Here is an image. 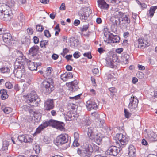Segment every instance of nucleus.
I'll list each match as a JSON object with an SVG mask.
<instances>
[{"instance_id": "obj_1", "label": "nucleus", "mask_w": 157, "mask_h": 157, "mask_svg": "<svg viewBox=\"0 0 157 157\" xmlns=\"http://www.w3.org/2000/svg\"><path fill=\"white\" fill-rule=\"evenodd\" d=\"M48 126H52L61 131H64L65 129L64 127V124L63 122L55 120H50L48 121L45 122L39 126L37 128L35 133L36 134L40 133L42 130Z\"/></svg>"}, {"instance_id": "obj_2", "label": "nucleus", "mask_w": 157, "mask_h": 157, "mask_svg": "<svg viewBox=\"0 0 157 157\" xmlns=\"http://www.w3.org/2000/svg\"><path fill=\"white\" fill-rule=\"evenodd\" d=\"M14 2L9 5L4 4L0 6V19L7 21H10L13 17V15L12 13L10 8L14 4Z\"/></svg>"}, {"instance_id": "obj_3", "label": "nucleus", "mask_w": 157, "mask_h": 157, "mask_svg": "<svg viewBox=\"0 0 157 157\" xmlns=\"http://www.w3.org/2000/svg\"><path fill=\"white\" fill-rule=\"evenodd\" d=\"M77 151L79 155L82 154L83 157H90L93 151V148L90 144L86 143L81 149L78 148Z\"/></svg>"}, {"instance_id": "obj_4", "label": "nucleus", "mask_w": 157, "mask_h": 157, "mask_svg": "<svg viewBox=\"0 0 157 157\" xmlns=\"http://www.w3.org/2000/svg\"><path fill=\"white\" fill-rule=\"evenodd\" d=\"M28 99L27 102L31 106H37L38 104V102L40 101L36 92L33 90L27 95Z\"/></svg>"}, {"instance_id": "obj_5", "label": "nucleus", "mask_w": 157, "mask_h": 157, "mask_svg": "<svg viewBox=\"0 0 157 157\" xmlns=\"http://www.w3.org/2000/svg\"><path fill=\"white\" fill-rule=\"evenodd\" d=\"M13 73L16 77L20 78L26 72L25 67L23 64L16 62L14 66Z\"/></svg>"}, {"instance_id": "obj_6", "label": "nucleus", "mask_w": 157, "mask_h": 157, "mask_svg": "<svg viewBox=\"0 0 157 157\" xmlns=\"http://www.w3.org/2000/svg\"><path fill=\"white\" fill-rule=\"evenodd\" d=\"M41 88L42 92L49 94L54 90L53 82L50 80H44L41 83Z\"/></svg>"}, {"instance_id": "obj_7", "label": "nucleus", "mask_w": 157, "mask_h": 157, "mask_svg": "<svg viewBox=\"0 0 157 157\" xmlns=\"http://www.w3.org/2000/svg\"><path fill=\"white\" fill-rule=\"evenodd\" d=\"M73 77V75L72 73L69 72V95H71V93L77 90L78 88V82L75 79H71Z\"/></svg>"}, {"instance_id": "obj_8", "label": "nucleus", "mask_w": 157, "mask_h": 157, "mask_svg": "<svg viewBox=\"0 0 157 157\" xmlns=\"http://www.w3.org/2000/svg\"><path fill=\"white\" fill-rule=\"evenodd\" d=\"M116 140H117V143L120 146L123 147L128 143L129 138L121 133H117L116 135Z\"/></svg>"}, {"instance_id": "obj_9", "label": "nucleus", "mask_w": 157, "mask_h": 157, "mask_svg": "<svg viewBox=\"0 0 157 157\" xmlns=\"http://www.w3.org/2000/svg\"><path fill=\"white\" fill-rule=\"evenodd\" d=\"M68 138L67 134H62L57 137L56 140H54V142L55 144L58 146L67 143Z\"/></svg>"}, {"instance_id": "obj_10", "label": "nucleus", "mask_w": 157, "mask_h": 157, "mask_svg": "<svg viewBox=\"0 0 157 157\" xmlns=\"http://www.w3.org/2000/svg\"><path fill=\"white\" fill-rule=\"evenodd\" d=\"M90 10L86 9H82L78 12L80 19L83 21L87 22L90 20L89 15L90 13L89 12Z\"/></svg>"}, {"instance_id": "obj_11", "label": "nucleus", "mask_w": 157, "mask_h": 157, "mask_svg": "<svg viewBox=\"0 0 157 157\" xmlns=\"http://www.w3.org/2000/svg\"><path fill=\"white\" fill-rule=\"evenodd\" d=\"M98 105V102L97 99H90L87 101L86 106L87 110L90 111L92 109H97Z\"/></svg>"}, {"instance_id": "obj_12", "label": "nucleus", "mask_w": 157, "mask_h": 157, "mask_svg": "<svg viewBox=\"0 0 157 157\" xmlns=\"http://www.w3.org/2000/svg\"><path fill=\"white\" fill-rule=\"evenodd\" d=\"M138 43L135 42L134 45L136 48L144 49L148 47V40L146 38H139Z\"/></svg>"}, {"instance_id": "obj_13", "label": "nucleus", "mask_w": 157, "mask_h": 157, "mask_svg": "<svg viewBox=\"0 0 157 157\" xmlns=\"http://www.w3.org/2000/svg\"><path fill=\"white\" fill-rule=\"evenodd\" d=\"M121 149L117 146H111L107 150V154L110 155L116 156L120 152Z\"/></svg>"}, {"instance_id": "obj_14", "label": "nucleus", "mask_w": 157, "mask_h": 157, "mask_svg": "<svg viewBox=\"0 0 157 157\" xmlns=\"http://www.w3.org/2000/svg\"><path fill=\"white\" fill-rule=\"evenodd\" d=\"M104 41L108 43H116L119 42L120 40V37L117 35H114L113 34L108 35V38L105 39L104 38Z\"/></svg>"}, {"instance_id": "obj_15", "label": "nucleus", "mask_w": 157, "mask_h": 157, "mask_svg": "<svg viewBox=\"0 0 157 157\" xmlns=\"http://www.w3.org/2000/svg\"><path fill=\"white\" fill-rule=\"evenodd\" d=\"M130 102L128 105L129 109H135L137 107L139 101L136 97L132 96L129 99Z\"/></svg>"}, {"instance_id": "obj_16", "label": "nucleus", "mask_w": 157, "mask_h": 157, "mask_svg": "<svg viewBox=\"0 0 157 157\" xmlns=\"http://www.w3.org/2000/svg\"><path fill=\"white\" fill-rule=\"evenodd\" d=\"M15 54L16 56L17 57L16 62H19V63L23 64L25 63L26 60L28 61V59L24 56L23 54L20 51H16L15 52Z\"/></svg>"}, {"instance_id": "obj_17", "label": "nucleus", "mask_w": 157, "mask_h": 157, "mask_svg": "<svg viewBox=\"0 0 157 157\" xmlns=\"http://www.w3.org/2000/svg\"><path fill=\"white\" fill-rule=\"evenodd\" d=\"M116 14L117 15H119L122 18L121 21L124 22V24L128 25L130 23L131 21L129 15H125L124 13L119 11H117Z\"/></svg>"}, {"instance_id": "obj_18", "label": "nucleus", "mask_w": 157, "mask_h": 157, "mask_svg": "<svg viewBox=\"0 0 157 157\" xmlns=\"http://www.w3.org/2000/svg\"><path fill=\"white\" fill-rule=\"evenodd\" d=\"M90 122V121H88L87 125L85 127V132H87L88 136L90 139L92 138V136L95 134L94 133V129L92 127L89 126Z\"/></svg>"}, {"instance_id": "obj_19", "label": "nucleus", "mask_w": 157, "mask_h": 157, "mask_svg": "<svg viewBox=\"0 0 157 157\" xmlns=\"http://www.w3.org/2000/svg\"><path fill=\"white\" fill-rule=\"evenodd\" d=\"M53 100L52 99H47L44 102V108L46 110H50L54 107Z\"/></svg>"}, {"instance_id": "obj_20", "label": "nucleus", "mask_w": 157, "mask_h": 157, "mask_svg": "<svg viewBox=\"0 0 157 157\" xmlns=\"http://www.w3.org/2000/svg\"><path fill=\"white\" fill-rule=\"evenodd\" d=\"M110 21L112 23V27H113L116 29L120 25L121 22L120 18L119 17L112 16L110 18Z\"/></svg>"}, {"instance_id": "obj_21", "label": "nucleus", "mask_w": 157, "mask_h": 157, "mask_svg": "<svg viewBox=\"0 0 157 157\" xmlns=\"http://www.w3.org/2000/svg\"><path fill=\"white\" fill-rule=\"evenodd\" d=\"M24 63H27L29 69L31 71L37 70V66H36V63L35 62H32L28 59V61L26 60Z\"/></svg>"}, {"instance_id": "obj_22", "label": "nucleus", "mask_w": 157, "mask_h": 157, "mask_svg": "<svg viewBox=\"0 0 157 157\" xmlns=\"http://www.w3.org/2000/svg\"><path fill=\"white\" fill-rule=\"evenodd\" d=\"M128 155L130 157H135L136 155V150L134 146L130 145L128 147Z\"/></svg>"}, {"instance_id": "obj_23", "label": "nucleus", "mask_w": 157, "mask_h": 157, "mask_svg": "<svg viewBox=\"0 0 157 157\" xmlns=\"http://www.w3.org/2000/svg\"><path fill=\"white\" fill-rule=\"evenodd\" d=\"M39 49V47L37 46H34L31 48L29 50V54L33 56H35Z\"/></svg>"}, {"instance_id": "obj_24", "label": "nucleus", "mask_w": 157, "mask_h": 157, "mask_svg": "<svg viewBox=\"0 0 157 157\" xmlns=\"http://www.w3.org/2000/svg\"><path fill=\"white\" fill-rule=\"evenodd\" d=\"M78 40L74 37L69 38L70 46L72 48L76 47L78 45Z\"/></svg>"}, {"instance_id": "obj_25", "label": "nucleus", "mask_w": 157, "mask_h": 157, "mask_svg": "<svg viewBox=\"0 0 157 157\" xmlns=\"http://www.w3.org/2000/svg\"><path fill=\"white\" fill-rule=\"evenodd\" d=\"M90 139L94 140L98 145L101 143L102 141V138L100 136L99 134H94L92 136V138H90Z\"/></svg>"}, {"instance_id": "obj_26", "label": "nucleus", "mask_w": 157, "mask_h": 157, "mask_svg": "<svg viewBox=\"0 0 157 157\" xmlns=\"http://www.w3.org/2000/svg\"><path fill=\"white\" fill-rule=\"evenodd\" d=\"M98 5L101 9H107L109 7L108 4H107L104 0L97 1Z\"/></svg>"}, {"instance_id": "obj_27", "label": "nucleus", "mask_w": 157, "mask_h": 157, "mask_svg": "<svg viewBox=\"0 0 157 157\" xmlns=\"http://www.w3.org/2000/svg\"><path fill=\"white\" fill-rule=\"evenodd\" d=\"M12 39V36L9 33H6L3 35V39L4 41L7 43L10 42Z\"/></svg>"}, {"instance_id": "obj_28", "label": "nucleus", "mask_w": 157, "mask_h": 157, "mask_svg": "<svg viewBox=\"0 0 157 157\" xmlns=\"http://www.w3.org/2000/svg\"><path fill=\"white\" fill-rule=\"evenodd\" d=\"M148 136L149 139L151 141H157V135L154 132H150L148 133Z\"/></svg>"}, {"instance_id": "obj_29", "label": "nucleus", "mask_w": 157, "mask_h": 157, "mask_svg": "<svg viewBox=\"0 0 157 157\" xmlns=\"http://www.w3.org/2000/svg\"><path fill=\"white\" fill-rule=\"evenodd\" d=\"M26 86L25 84H23L22 86H21L18 84H16L14 86V88L17 91L21 90L22 92H23L27 89Z\"/></svg>"}, {"instance_id": "obj_30", "label": "nucleus", "mask_w": 157, "mask_h": 157, "mask_svg": "<svg viewBox=\"0 0 157 157\" xmlns=\"http://www.w3.org/2000/svg\"><path fill=\"white\" fill-rule=\"evenodd\" d=\"M0 94H1V98L2 100H5L8 98V95L7 94V91L6 90H1Z\"/></svg>"}, {"instance_id": "obj_31", "label": "nucleus", "mask_w": 157, "mask_h": 157, "mask_svg": "<svg viewBox=\"0 0 157 157\" xmlns=\"http://www.w3.org/2000/svg\"><path fill=\"white\" fill-rule=\"evenodd\" d=\"M130 57L129 55L127 53L124 54L121 57L123 62L126 64L128 63V59Z\"/></svg>"}, {"instance_id": "obj_32", "label": "nucleus", "mask_w": 157, "mask_h": 157, "mask_svg": "<svg viewBox=\"0 0 157 157\" xmlns=\"http://www.w3.org/2000/svg\"><path fill=\"white\" fill-rule=\"evenodd\" d=\"M157 9V6H151L149 10V14L150 17L151 18L154 15L155 11Z\"/></svg>"}, {"instance_id": "obj_33", "label": "nucleus", "mask_w": 157, "mask_h": 157, "mask_svg": "<svg viewBox=\"0 0 157 157\" xmlns=\"http://www.w3.org/2000/svg\"><path fill=\"white\" fill-rule=\"evenodd\" d=\"M82 95V94H79L75 95L74 94L73 96H69V103L71 100L75 101L80 99V97Z\"/></svg>"}, {"instance_id": "obj_34", "label": "nucleus", "mask_w": 157, "mask_h": 157, "mask_svg": "<svg viewBox=\"0 0 157 157\" xmlns=\"http://www.w3.org/2000/svg\"><path fill=\"white\" fill-rule=\"evenodd\" d=\"M10 70L7 67H2L0 68V72L3 73L9 72Z\"/></svg>"}, {"instance_id": "obj_35", "label": "nucleus", "mask_w": 157, "mask_h": 157, "mask_svg": "<svg viewBox=\"0 0 157 157\" xmlns=\"http://www.w3.org/2000/svg\"><path fill=\"white\" fill-rule=\"evenodd\" d=\"M68 73H65L61 75V79L64 81H67L68 80Z\"/></svg>"}, {"instance_id": "obj_36", "label": "nucleus", "mask_w": 157, "mask_h": 157, "mask_svg": "<svg viewBox=\"0 0 157 157\" xmlns=\"http://www.w3.org/2000/svg\"><path fill=\"white\" fill-rule=\"evenodd\" d=\"M33 140L32 138V136L30 135L26 134L25 143H31Z\"/></svg>"}, {"instance_id": "obj_37", "label": "nucleus", "mask_w": 157, "mask_h": 157, "mask_svg": "<svg viewBox=\"0 0 157 157\" xmlns=\"http://www.w3.org/2000/svg\"><path fill=\"white\" fill-rule=\"evenodd\" d=\"M13 25L15 27L20 28L23 25V22L20 21L18 22L16 21L13 22Z\"/></svg>"}, {"instance_id": "obj_38", "label": "nucleus", "mask_w": 157, "mask_h": 157, "mask_svg": "<svg viewBox=\"0 0 157 157\" xmlns=\"http://www.w3.org/2000/svg\"><path fill=\"white\" fill-rule=\"evenodd\" d=\"M26 135H22L19 136L18 137V140L21 142H24L25 143Z\"/></svg>"}, {"instance_id": "obj_39", "label": "nucleus", "mask_w": 157, "mask_h": 157, "mask_svg": "<svg viewBox=\"0 0 157 157\" xmlns=\"http://www.w3.org/2000/svg\"><path fill=\"white\" fill-rule=\"evenodd\" d=\"M40 148L39 146L37 145L36 144H35L33 146V149L35 150V152L36 154H38L40 153Z\"/></svg>"}, {"instance_id": "obj_40", "label": "nucleus", "mask_w": 157, "mask_h": 157, "mask_svg": "<svg viewBox=\"0 0 157 157\" xmlns=\"http://www.w3.org/2000/svg\"><path fill=\"white\" fill-rule=\"evenodd\" d=\"M36 29L37 31L42 32L44 29V27L41 25L38 24L36 25Z\"/></svg>"}, {"instance_id": "obj_41", "label": "nucleus", "mask_w": 157, "mask_h": 157, "mask_svg": "<svg viewBox=\"0 0 157 157\" xmlns=\"http://www.w3.org/2000/svg\"><path fill=\"white\" fill-rule=\"evenodd\" d=\"M109 91L110 92L111 95H113L114 93L117 92V89L116 88L112 87L108 88Z\"/></svg>"}, {"instance_id": "obj_42", "label": "nucleus", "mask_w": 157, "mask_h": 157, "mask_svg": "<svg viewBox=\"0 0 157 157\" xmlns=\"http://www.w3.org/2000/svg\"><path fill=\"white\" fill-rule=\"evenodd\" d=\"M3 110L5 113L8 114L12 111V109L10 107H6L4 108Z\"/></svg>"}, {"instance_id": "obj_43", "label": "nucleus", "mask_w": 157, "mask_h": 157, "mask_svg": "<svg viewBox=\"0 0 157 157\" xmlns=\"http://www.w3.org/2000/svg\"><path fill=\"white\" fill-rule=\"evenodd\" d=\"M18 19L20 21L22 22L25 20V16L22 13H20L18 16Z\"/></svg>"}, {"instance_id": "obj_44", "label": "nucleus", "mask_w": 157, "mask_h": 157, "mask_svg": "<svg viewBox=\"0 0 157 157\" xmlns=\"http://www.w3.org/2000/svg\"><path fill=\"white\" fill-rule=\"evenodd\" d=\"M89 27V25L88 24L83 25L82 27H81L80 30L81 32H83L86 31L88 29Z\"/></svg>"}, {"instance_id": "obj_45", "label": "nucleus", "mask_w": 157, "mask_h": 157, "mask_svg": "<svg viewBox=\"0 0 157 157\" xmlns=\"http://www.w3.org/2000/svg\"><path fill=\"white\" fill-rule=\"evenodd\" d=\"M43 140L46 144H49L50 143V138L47 136H44L43 138Z\"/></svg>"}, {"instance_id": "obj_46", "label": "nucleus", "mask_w": 157, "mask_h": 157, "mask_svg": "<svg viewBox=\"0 0 157 157\" xmlns=\"http://www.w3.org/2000/svg\"><path fill=\"white\" fill-rule=\"evenodd\" d=\"M48 44V41L46 40L41 41L40 42V45L41 47H45V45Z\"/></svg>"}, {"instance_id": "obj_47", "label": "nucleus", "mask_w": 157, "mask_h": 157, "mask_svg": "<svg viewBox=\"0 0 157 157\" xmlns=\"http://www.w3.org/2000/svg\"><path fill=\"white\" fill-rule=\"evenodd\" d=\"M124 113L126 118H129L130 117L131 113L126 109H124Z\"/></svg>"}, {"instance_id": "obj_48", "label": "nucleus", "mask_w": 157, "mask_h": 157, "mask_svg": "<svg viewBox=\"0 0 157 157\" xmlns=\"http://www.w3.org/2000/svg\"><path fill=\"white\" fill-rule=\"evenodd\" d=\"M136 76L138 78L141 79L144 77V75L142 72L139 71L137 73Z\"/></svg>"}, {"instance_id": "obj_49", "label": "nucleus", "mask_w": 157, "mask_h": 157, "mask_svg": "<svg viewBox=\"0 0 157 157\" xmlns=\"http://www.w3.org/2000/svg\"><path fill=\"white\" fill-rule=\"evenodd\" d=\"M5 86L6 88L9 89H11L13 87V85L11 82H7L5 83Z\"/></svg>"}, {"instance_id": "obj_50", "label": "nucleus", "mask_w": 157, "mask_h": 157, "mask_svg": "<svg viewBox=\"0 0 157 157\" xmlns=\"http://www.w3.org/2000/svg\"><path fill=\"white\" fill-rule=\"evenodd\" d=\"M52 71V69L51 67H48L47 68L46 71V74L47 75L50 76L51 75V72Z\"/></svg>"}, {"instance_id": "obj_51", "label": "nucleus", "mask_w": 157, "mask_h": 157, "mask_svg": "<svg viewBox=\"0 0 157 157\" xmlns=\"http://www.w3.org/2000/svg\"><path fill=\"white\" fill-rule=\"evenodd\" d=\"M44 32L45 36L49 38L51 37V34L48 30H45L44 31Z\"/></svg>"}, {"instance_id": "obj_52", "label": "nucleus", "mask_w": 157, "mask_h": 157, "mask_svg": "<svg viewBox=\"0 0 157 157\" xmlns=\"http://www.w3.org/2000/svg\"><path fill=\"white\" fill-rule=\"evenodd\" d=\"M83 55L85 57H87L89 59H91L92 58V56L90 52L85 53L83 54Z\"/></svg>"}, {"instance_id": "obj_53", "label": "nucleus", "mask_w": 157, "mask_h": 157, "mask_svg": "<svg viewBox=\"0 0 157 157\" xmlns=\"http://www.w3.org/2000/svg\"><path fill=\"white\" fill-rule=\"evenodd\" d=\"M91 115L92 116L94 117L97 119H98L99 117V115L96 112H94L92 113Z\"/></svg>"}, {"instance_id": "obj_54", "label": "nucleus", "mask_w": 157, "mask_h": 157, "mask_svg": "<svg viewBox=\"0 0 157 157\" xmlns=\"http://www.w3.org/2000/svg\"><path fill=\"white\" fill-rule=\"evenodd\" d=\"M73 55L74 57L75 58H78L80 56V53L78 51L75 52Z\"/></svg>"}, {"instance_id": "obj_55", "label": "nucleus", "mask_w": 157, "mask_h": 157, "mask_svg": "<svg viewBox=\"0 0 157 157\" xmlns=\"http://www.w3.org/2000/svg\"><path fill=\"white\" fill-rule=\"evenodd\" d=\"M78 140H74L73 144V146L77 147L79 146V144L78 142Z\"/></svg>"}, {"instance_id": "obj_56", "label": "nucleus", "mask_w": 157, "mask_h": 157, "mask_svg": "<svg viewBox=\"0 0 157 157\" xmlns=\"http://www.w3.org/2000/svg\"><path fill=\"white\" fill-rule=\"evenodd\" d=\"M74 140H78L79 139V135L77 132H75L74 134Z\"/></svg>"}, {"instance_id": "obj_57", "label": "nucleus", "mask_w": 157, "mask_h": 157, "mask_svg": "<svg viewBox=\"0 0 157 157\" xmlns=\"http://www.w3.org/2000/svg\"><path fill=\"white\" fill-rule=\"evenodd\" d=\"M100 126L101 127H102L104 126L105 124V121L104 119H100Z\"/></svg>"}, {"instance_id": "obj_58", "label": "nucleus", "mask_w": 157, "mask_h": 157, "mask_svg": "<svg viewBox=\"0 0 157 157\" xmlns=\"http://www.w3.org/2000/svg\"><path fill=\"white\" fill-rule=\"evenodd\" d=\"M68 51L69 50L67 48H65L63 49V52L61 53V54L64 57L65 55L67 53Z\"/></svg>"}, {"instance_id": "obj_59", "label": "nucleus", "mask_w": 157, "mask_h": 157, "mask_svg": "<svg viewBox=\"0 0 157 157\" xmlns=\"http://www.w3.org/2000/svg\"><path fill=\"white\" fill-rule=\"evenodd\" d=\"M27 31L29 35H32L33 33V31L31 28H29L27 29Z\"/></svg>"}, {"instance_id": "obj_60", "label": "nucleus", "mask_w": 157, "mask_h": 157, "mask_svg": "<svg viewBox=\"0 0 157 157\" xmlns=\"http://www.w3.org/2000/svg\"><path fill=\"white\" fill-rule=\"evenodd\" d=\"M33 39L34 42V43L37 44L39 42V39L36 36H34L33 38Z\"/></svg>"}, {"instance_id": "obj_61", "label": "nucleus", "mask_w": 157, "mask_h": 157, "mask_svg": "<svg viewBox=\"0 0 157 157\" xmlns=\"http://www.w3.org/2000/svg\"><path fill=\"white\" fill-rule=\"evenodd\" d=\"M137 1L138 2V3L140 4L141 5V6L142 7L143 9L144 8H145L147 7V5L144 3H141L139 1L137 0Z\"/></svg>"}, {"instance_id": "obj_62", "label": "nucleus", "mask_w": 157, "mask_h": 157, "mask_svg": "<svg viewBox=\"0 0 157 157\" xmlns=\"http://www.w3.org/2000/svg\"><path fill=\"white\" fill-rule=\"evenodd\" d=\"M90 92L91 94L93 96H95L96 94V91L95 90L93 89H90Z\"/></svg>"}, {"instance_id": "obj_63", "label": "nucleus", "mask_w": 157, "mask_h": 157, "mask_svg": "<svg viewBox=\"0 0 157 157\" xmlns=\"http://www.w3.org/2000/svg\"><path fill=\"white\" fill-rule=\"evenodd\" d=\"M114 74L113 73H111L110 74H109L107 76L108 79H113L114 77Z\"/></svg>"}, {"instance_id": "obj_64", "label": "nucleus", "mask_w": 157, "mask_h": 157, "mask_svg": "<svg viewBox=\"0 0 157 157\" xmlns=\"http://www.w3.org/2000/svg\"><path fill=\"white\" fill-rule=\"evenodd\" d=\"M59 57V56L58 55L53 54L52 56V58L54 60H56Z\"/></svg>"}]
</instances>
